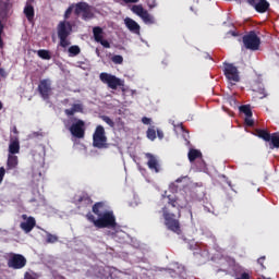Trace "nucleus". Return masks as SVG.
Wrapping results in <instances>:
<instances>
[{
	"instance_id": "nucleus-1",
	"label": "nucleus",
	"mask_w": 279,
	"mask_h": 279,
	"mask_svg": "<svg viewBox=\"0 0 279 279\" xmlns=\"http://www.w3.org/2000/svg\"><path fill=\"white\" fill-rule=\"evenodd\" d=\"M167 199V205L161 209L165 223L168 230H171V232H174L175 234H181L182 229L180 228V220H178V218L182 217L181 210L184 208V206L180 204V199H178L175 196L168 195Z\"/></svg>"
},
{
	"instance_id": "nucleus-2",
	"label": "nucleus",
	"mask_w": 279,
	"mask_h": 279,
	"mask_svg": "<svg viewBox=\"0 0 279 279\" xmlns=\"http://www.w3.org/2000/svg\"><path fill=\"white\" fill-rule=\"evenodd\" d=\"M86 219L98 229L117 228V217H114L112 211H104L98 219L89 211L86 214Z\"/></svg>"
},
{
	"instance_id": "nucleus-3",
	"label": "nucleus",
	"mask_w": 279,
	"mask_h": 279,
	"mask_svg": "<svg viewBox=\"0 0 279 279\" xmlns=\"http://www.w3.org/2000/svg\"><path fill=\"white\" fill-rule=\"evenodd\" d=\"M72 32H73V26L71 25V22L62 21L58 24L57 34L60 40L59 45L63 49H66V47H70L71 40H69V37L71 36Z\"/></svg>"
},
{
	"instance_id": "nucleus-4",
	"label": "nucleus",
	"mask_w": 279,
	"mask_h": 279,
	"mask_svg": "<svg viewBox=\"0 0 279 279\" xmlns=\"http://www.w3.org/2000/svg\"><path fill=\"white\" fill-rule=\"evenodd\" d=\"M93 147H96V149H108L110 147L108 136H106V129L101 124L97 125L94 131Z\"/></svg>"
},
{
	"instance_id": "nucleus-5",
	"label": "nucleus",
	"mask_w": 279,
	"mask_h": 279,
	"mask_svg": "<svg viewBox=\"0 0 279 279\" xmlns=\"http://www.w3.org/2000/svg\"><path fill=\"white\" fill-rule=\"evenodd\" d=\"M255 134L265 143H269V149H279V133H269L268 130L257 129Z\"/></svg>"
},
{
	"instance_id": "nucleus-6",
	"label": "nucleus",
	"mask_w": 279,
	"mask_h": 279,
	"mask_svg": "<svg viewBox=\"0 0 279 279\" xmlns=\"http://www.w3.org/2000/svg\"><path fill=\"white\" fill-rule=\"evenodd\" d=\"M242 41L245 49H250L251 51H258L260 48V37L256 35L255 31H251L248 34L244 35Z\"/></svg>"
},
{
	"instance_id": "nucleus-7",
	"label": "nucleus",
	"mask_w": 279,
	"mask_h": 279,
	"mask_svg": "<svg viewBox=\"0 0 279 279\" xmlns=\"http://www.w3.org/2000/svg\"><path fill=\"white\" fill-rule=\"evenodd\" d=\"M74 14L80 16L82 14L83 21H90L94 19L95 14L93 13V7L87 2H77L75 4Z\"/></svg>"
},
{
	"instance_id": "nucleus-8",
	"label": "nucleus",
	"mask_w": 279,
	"mask_h": 279,
	"mask_svg": "<svg viewBox=\"0 0 279 279\" xmlns=\"http://www.w3.org/2000/svg\"><path fill=\"white\" fill-rule=\"evenodd\" d=\"M99 80L102 84H107L108 88H111V90H117L119 86H123L121 78L106 72L100 73Z\"/></svg>"
},
{
	"instance_id": "nucleus-9",
	"label": "nucleus",
	"mask_w": 279,
	"mask_h": 279,
	"mask_svg": "<svg viewBox=\"0 0 279 279\" xmlns=\"http://www.w3.org/2000/svg\"><path fill=\"white\" fill-rule=\"evenodd\" d=\"M223 73L225 77L233 84H236L238 82H241V76L239 75V68H236L233 63H223Z\"/></svg>"
},
{
	"instance_id": "nucleus-10",
	"label": "nucleus",
	"mask_w": 279,
	"mask_h": 279,
	"mask_svg": "<svg viewBox=\"0 0 279 279\" xmlns=\"http://www.w3.org/2000/svg\"><path fill=\"white\" fill-rule=\"evenodd\" d=\"M73 121L75 122L72 123V125L69 129L72 136H74L75 138H84L86 134V122L77 118H74Z\"/></svg>"
},
{
	"instance_id": "nucleus-11",
	"label": "nucleus",
	"mask_w": 279,
	"mask_h": 279,
	"mask_svg": "<svg viewBox=\"0 0 279 279\" xmlns=\"http://www.w3.org/2000/svg\"><path fill=\"white\" fill-rule=\"evenodd\" d=\"M25 265H27V258L22 254L12 253L8 260V267L11 269H23Z\"/></svg>"
},
{
	"instance_id": "nucleus-12",
	"label": "nucleus",
	"mask_w": 279,
	"mask_h": 279,
	"mask_svg": "<svg viewBox=\"0 0 279 279\" xmlns=\"http://www.w3.org/2000/svg\"><path fill=\"white\" fill-rule=\"evenodd\" d=\"M22 219L24 220V222L20 223V228L21 230H23V232L29 234V232H32V230L36 228V218L32 216L28 217L26 214H23Z\"/></svg>"
},
{
	"instance_id": "nucleus-13",
	"label": "nucleus",
	"mask_w": 279,
	"mask_h": 279,
	"mask_svg": "<svg viewBox=\"0 0 279 279\" xmlns=\"http://www.w3.org/2000/svg\"><path fill=\"white\" fill-rule=\"evenodd\" d=\"M246 2L248 3V5L254 8V10L258 12V14H265V12L269 10L270 5L269 1L267 0H246Z\"/></svg>"
},
{
	"instance_id": "nucleus-14",
	"label": "nucleus",
	"mask_w": 279,
	"mask_h": 279,
	"mask_svg": "<svg viewBox=\"0 0 279 279\" xmlns=\"http://www.w3.org/2000/svg\"><path fill=\"white\" fill-rule=\"evenodd\" d=\"M38 92L43 99H49L51 95V82L49 80H41L38 85Z\"/></svg>"
},
{
	"instance_id": "nucleus-15",
	"label": "nucleus",
	"mask_w": 279,
	"mask_h": 279,
	"mask_svg": "<svg viewBox=\"0 0 279 279\" xmlns=\"http://www.w3.org/2000/svg\"><path fill=\"white\" fill-rule=\"evenodd\" d=\"M240 112L245 114L244 122L248 128H254V121L252 119L253 113H252V107L250 105H242L239 108Z\"/></svg>"
},
{
	"instance_id": "nucleus-16",
	"label": "nucleus",
	"mask_w": 279,
	"mask_h": 279,
	"mask_svg": "<svg viewBox=\"0 0 279 279\" xmlns=\"http://www.w3.org/2000/svg\"><path fill=\"white\" fill-rule=\"evenodd\" d=\"M147 161V167L150 171H155V173H160V162L156 156L151 155L150 153L145 154Z\"/></svg>"
},
{
	"instance_id": "nucleus-17",
	"label": "nucleus",
	"mask_w": 279,
	"mask_h": 279,
	"mask_svg": "<svg viewBox=\"0 0 279 279\" xmlns=\"http://www.w3.org/2000/svg\"><path fill=\"white\" fill-rule=\"evenodd\" d=\"M124 24L128 27V29L130 32H132L133 34H141V25H138V23H136V21H134L130 17H126L124 20Z\"/></svg>"
},
{
	"instance_id": "nucleus-18",
	"label": "nucleus",
	"mask_w": 279,
	"mask_h": 279,
	"mask_svg": "<svg viewBox=\"0 0 279 279\" xmlns=\"http://www.w3.org/2000/svg\"><path fill=\"white\" fill-rule=\"evenodd\" d=\"M21 151V143L19 142V137L11 140L9 144V153L14 156V154H19Z\"/></svg>"
},
{
	"instance_id": "nucleus-19",
	"label": "nucleus",
	"mask_w": 279,
	"mask_h": 279,
	"mask_svg": "<svg viewBox=\"0 0 279 279\" xmlns=\"http://www.w3.org/2000/svg\"><path fill=\"white\" fill-rule=\"evenodd\" d=\"M24 14H25L27 21H29V23H32V21H34V16H35L34 5H32L31 3H26V5L24 8Z\"/></svg>"
},
{
	"instance_id": "nucleus-20",
	"label": "nucleus",
	"mask_w": 279,
	"mask_h": 279,
	"mask_svg": "<svg viewBox=\"0 0 279 279\" xmlns=\"http://www.w3.org/2000/svg\"><path fill=\"white\" fill-rule=\"evenodd\" d=\"M19 167V157L16 155H9L7 161L8 169H16Z\"/></svg>"
},
{
	"instance_id": "nucleus-21",
	"label": "nucleus",
	"mask_w": 279,
	"mask_h": 279,
	"mask_svg": "<svg viewBox=\"0 0 279 279\" xmlns=\"http://www.w3.org/2000/svg\"><path fill=\"white\" fill-rule=\"evenodd\" d=\"M76 204H85L86 206H90V204H93V198H90L88 194L83 193L77 197Z\"/></svg>"
},
{
	"instance_id": "nucleus-22",
	"label": "nucleus",
	"mask_w": 279,
	"mask_h": 279,
	"mask_svg": "<svg viewBox=\"0 0 279 279\" xmlns=\"http://www.w3.org/2000/svg\"><path fill=\"white\" fill-rule=\"evenodd\" d=\"M187 158L190 162H195L197 158H202V151H199L198 149L192 148L187 154Z\"/></svg>"
},
{
	"instance_id": "nucleus-23",
	"label": "nucleus",
	"mask_w": 279,
	"mask_h": 279,
	"mask_svg": "<svg viewBox=\"0 0 279 279\" xmlns=\"http://www.w3.org/2000/svg\"><path fill=\"white\" fill-rule=\"evenodd\" d=\"M94 39L96 43H100L104 38V28L96 26L93 28Z\"/></svg>"
},
{
	"instance_id": "nucleus-24",
	"label": "nucleus",
	"mask_w": 279,
	"mask_h": 279,
	"mask_svg": "<svg viewBox=\"0 0 279 279\" xmlns=\"http://www.w3.org/2000/svg\"><path fill=\"white\" fill-rule=\"evenodd\" d=\"M146 25H154L156 23V20L151 14H149L148 11L144 12L143 15L140 17Z\"/></svg>"
},
{
	"instance_id": "nucleus-25",
	"label": "nucleus",
	"mask_w": 279,
	"mask_h": 279,
	"mask_svg": "<svg viewBox=\"0 0 279 279\" xmlns=\"http://www.w3.org/2000/svg\"><path fill=\"white\" fill-rule=\"evenodd\" d=\"M92 210H93L94 215H97L99 218L100 215H104V213L101 211V210H104V203H101V202L95 203L93 205Z\"/></svg>"
},
{
	"instance_id": "nucleus-26",
	"label": "nucleus",
	"mask_w": 279,
	"mask_h": 279,
	"mask_svg": "<svg viewBox=\"0 0 279 279\" xmlns=\"http://www.w3.org/2000/svg\"><path fill=\"white\" fill-rule=\"evenodd\" d=\"M37 56L41 58V60H51V52L49 50L39 49Z\"/></svg>"
},
{
	"instance_id": "nucleus-27",
	"label": "nucleus",
	"mask_w": 279,
	"mask_h": 279,
	"mask_svg": "<svg viewBox=\"0 0 279 279\" xmlns=\"http://www.w3.org/2000/svg\"><path fill=\"white\" fill-rule=\"evenodd\" d=\"M147 10H145L144 8H143V5H133L132 7V12L134 13V14H136L137 16H142L143 15V13H145Z\"/></svg>"
},
{
	"instance_id": "nucleus-28",
	"label": "nucleus",
	"mask_w": 279,
	"mask_h": 279,
	"mask_svg": "<svg viewBox=\"0 0 279 279\" xmlns=\"http://www.w3.org/2000/svg\"><path fill=\"white\" fill-rule=\"evenodd\" d=\"M68 51L70 53V57L80 56V53H82V49H80V46H71Z\"/></svg>"
},
{
	"instance_id": "nucleus-29",
	"label": "nucleus",
	"mask_w": 279,
	"mask_h": 279,
	"mask_svg": "<svg viewBox=\"0 0 279 279\" xmlns=\"http://www.w3.org/2000/svg\"><path fill=\"white\" fill-rule=\"evenodd\" d=\"M100 119L109 125V128H114V121L108 116H101Z\"/></svg>"
},
{
	"instance_id": "nucleus-30",
	"label": "nucleus",
	"mask_w": 279,
	"mask_h": 279,
	"mask_svg": "<svg viewBox=\"0 0 279 279\" xmlns=\"http://www.w3.org/2000/svg\"><path fill=\"white\" fill-rule=\"evenodd\" d=\"M111 61L113 62V64H123V57L121 54H114L111 58Z\"/></svg>"
},
{
	"instance_id": "nucleus-31",
	"label": "nucleus",
	"mask_w": 279,
	"mask_h": 279,
	"mask_svg": "<svg viewBox=\"0 0 279 279\" xmlns=\"http://www.w3.org/2000/svg\"><path fill=\"white\" fill-rule=\"evenodd\" d=\"M147 138L149 141H156V130L155 129L147 130Z\"/></svg>"
},
{
	"instance_id": "nucleus-32",
	"label": "nucleus",
	"mask_w": 279,
	"mask_h": 279,
	"mask_svg": "<svg viewBox=\"0 0 279 279\" xmlns=\"http://www.w3.org/2000/svg\"><path fill=\"white\" fill-rule=\"evenodd\" d=\"M46 241L47 243H58V238L54 234L48 233Z\"/></svg>"
},
{
	"instance_id": "nucleus-33",
	"label": "nucleus",
	"mask_w": 279,
	"mask_h": 279,
	"mask_svg": "<svg viewBox=\"0 0 279 279\" xmlns=\"http://www.w3.org/2000/svg\"><path fill=\"white\" fill-rule=\"evenodd\" d=\"M73 13V4L70 5L66 10H65V13H64V19H69V16H71V14Z\"/></svg>"
},
{
	"instance_id": "nucleus-34",
	"label": "nucleus",
	"mask_w": 279,
	"mask_h": 279,
	"mask_svg": "<svg viewBox=\"0 0 279 279\" xmlns=\"http://www.w3.org/2000/svg\"><path fill=\"white\" fill-rule=\"evenodd\" d=\"M98 43L101 44L105 49H110V41L109 40H106V39L102 38Z\"/></svg>"
},
{
	"instance_id": "nucleus-35",
	"label": "nucleus",
	"mask_w": 279,
	"mask_h": 279,
	"mask_svg": "<svg viewBox=\"0 0 279 279\" xmlns=\"http://www.w3.org/2000/svg\"><path fill=\"white\" fill-rule=\"evenodd\" d=\"M265 260H266L265 256H262L257 259V263L258 265H260L262 269H267V267H265Z\"/></svg>"
},
{
	"instance_id": "nucleus-36",
	"label": "nucleus",
	"mask_w": 279,
	"mask_h": 279,
	"mask_svg": "<svg viewBox=\"0 0 279 279\" xmlns=\"http://www.w3.org/2000/svg\"><path fill=\"white\" fill-rule=\"evenodd\" d=\"M64 112L66 117H73V114H75V109L72 107L70 109H65Z\"/></svg>"
},
{
	"instance_id": "nucleus-37",
	"label": "nucleus",
	"mask_w": 279,
	"mask_h": 279,
	"mask_svg": "<svg viewBox=\"0 0 279 279\" xmlns=\"http://www.w3.org/2000/svg\"><path fill=\"white\" fill-rule=\"evenodd\" d=\"M3 178H5V168L0 167V184L3 182Z\"/></svg>"
},
{
	"instance_id": "nucleus-38",
	"label": "nucleus",
	"mask_w": 279,
	"mask_h": 279,
	"mask_svg": "<svg viewBox=\"0 0 279 279\" xmlns=\"http://www.w3.org/2000/svg\"><path fill=\"white\" fill-rule=\"evenodd\" d=\"M72 109H74L75 112H82V105L74 104L72 105Z\"/></svg>"
},
{
	"instance_id": "nucleus-39",
	"label": "nucleus",
	"mask_w": 279,
	"mask_h": 279,
	"mask_svg": "<svg viewBox=\"0 0 279 279\" xmlns=\"http://www.w3.org/2000/svg\"><path fill=\"white\" fill-rule=\"evenodd\" d=\"M142 123H144V125H149V123H151V119L144 117L142 118Z\"/></svg>"
},
{
	"instance_id": "nucleus-40",
	"label": "nucleus",
	"mask_w": 279,
	"mask_h": 279,
	"mask_svg": "<svg viewBox=\"0 0 279 279\" xmlns=\"http://www.w3.org/2000/svg\"><path fill=\"white\" fill-rule=\"evenodd\" d=\"M236 279H251V277H250V274H247V272H242V274L240 275V277H238Z\"/></svg>"
},
{
	"instance_id": "nucleus-41",
	"label": "nucleus",
	"mask_w": 279,
	"mask_h": 279,
	"mask_svg": "<svg viewBox=\"0 0 279 279\" xmlns=\"http://www.w3.org/2000/svg\"><path fill=\"white\" fill-rule=\"evenodd\" d=\"M157 136L160 141L165 138V133L161 130H157Z\"/></svg>"
},
{
	"instance_id": "nucleus-42",
	"label": "nucleus",
	"mask_w": 279,
	"mask_h": 279,
	"mask_svg": "<svg viewBox=\"0 0 279 279\" xmlns=\"http://www.w3.org/2000/svg\"><path fill=\"white\" fill-rule=\"evenodd\" d=\"M124 3H138L141 0H122Z\"/></svg>"
},
{
	"instance_id": "nucleus-43",
	"label": "nucleus",
	"mask_w": 279,
	"mask_h": 279,
	"mask_svg": "<svg viewBox=\"0 0 279 279\" xmlns=\"http://www.w3.org/2000/svg\"><path fill=\"white\" fill-rule=\"evenodd\" d=\"M3 28H4L3 23H1L0 21V37L3 35Z\"/></svg>"
},
{
	"instance_id": "nucleus-44",
	"label": "nucleus",
	"mask_w": 279,
	"mask_h": 279,
	"mask_svg": "<svg viewBox=\"0 0 279 279\" xmlns=\"http://www.w3.org/2000/svg\"><path fill=\"white\" fill-rule=\"evenodd\" d=\"M0 49H3V39L0 37Z\"/></svg>"
},
{
	"instance_id": "nucleus-45",
	"label": "nucleus",
	"mask_w": 279,
	"mask_h": 279,
	"mask_svg": "<svg viewBox=\"0 0 279 279\" xmlns=\"http://www.w3.org/2000/svg\"><path fill=\"white\" fill-rule=\"evenodd\" d=\"M13 134H19V129H16V126L13 128Z\"/></svg>"
},
{
	"instance_id": "nucleus-46",
	"label": "nucleus",
	"mask_w": 279,
	"mask_h": 279,
	"mask_svg": "<svg viewBox=\"0 0 279 279\" xmlns=\"http://www.w3.org/2000/svg\"><path fill=\"white\" fill-rule=\"evenodd\" d=\"M182 180H184V177L177 179L175 182L180 183V182H182Z\"/></svg>"
},
{
	"instance_id": "nucleus-47",
	"label": "nucleus",
	"mask_w": 279,
	"mask_h": 279,
	"mask_svg": "<svg viewBox=\"0 0 279 279\" xmlns=\"http://www.w3.org/2000/svg\"><path fill=\"white\" fill-rule=\"evenodd\" d=\"M3 109V104L0 101V110Z\"/></svg>"
},
{
	"instance_id": "nucleus-48",
	"label": "nucleus",
	"mask_w": 279,
	"mask_h": 279,
	"mask_svg": "<svg viewBox=\"0 0 279 279\" xmlns=\"http://www.w3.org/2000/svg\"><path fill=\"white\" fill-rule=\"evenodd\" d=\"M34 202H36V198H32V199H31V203H34Z\"/></svg>"
},
{
	"instance_id": "nucleus-49",
	"label": "nucleus",
	"mask_w": 279,
	"mask_h": 279,
	"mask_svg": "<svg viewBox=\"0 0 279 279\" xmlns=\"http://www.w3.org/2000/svg\"><path fill=\"white\" fill-rule=\"evenodd\" d=\"M190 215H191V217H193V211L190 209Z\"/></svg>"
},
{
	"instance_id": "nucleus-50",
	"label": "nucleus",
	"mask_w": 279,
	"mask_h": 279,
	"mask_svg": "<svg viewBox=\"0 0 279 279\" xmlns=\"http://www.w3.org/2000/svg\"><path fill=\"white\" fill-rule=\"evenodd\" d=\"M262 279H271V278H267V277H262Z\"/></svg>"
},
{
	"instance_id": "nucleus-51",
	"label": "nucleus",
	"mask_w": 279,
	"mask_h": 279,
	"mask_svg": "<svg viewBox=\"0 0 279 279\" xmlns=\"http://www.w3.org/2000/svg\"><path fill=\"white\" fill-rule=\"evenodd\" d=\"M96 53L99 56V50H96Z\"/></svg>"
},
{
	"instance_id": "nucleus-52",
	"label": "nucleus",
	"mask_w": 279,
	"mask_h": 279,
	"mask_svg": "<svg viewBox=\"0 0 279 279\" xmlns=\"http://www.w3.org/2000/svg\"><path fill=\"white\" fill-rule=\"evenodd\" d=\"M0 268H1V264H0Z\"/></svg>"
}]
</instances>
